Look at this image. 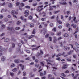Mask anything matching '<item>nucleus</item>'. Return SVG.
<instances>
[{
    "label": "nucleus",
    "instance_id": "obj_1",
    "mask_svg": "<svg viewBox=\"0 0 79 79\" xmlns=\"http://www.w3.org/2000/svg\"><path fill=\"white\" fill-rule=\"evenodd\" d=\"M43 5H42L41 6H38L36 9V11H37L38 12H40L42 11V10L44 9L43 8Z\"/></svg>",
    "mask_w": 79,
    "mask_h": 79
},
{
    "label": "nucleus",
    "instance_id": "obj_2",
    "mask_svg": "<svg viewBox=\"0 0 79 79\" xmlns=\"http://www.w3.org/2000/svg\"><path fill=\"white\" fill-rule=\"evenodd\" d=\"M11 14L13 15V17L15 18H17V17H16L15 15H14V14H18V12H15L14 10H12V11Z\"/></svg>",
    "mask_w": 79,
    "mask_h": 79
},
{
    "label": "nucleus",
    "instance_id": "obj_3",
    "mask_svg": "<svg viewBox=\"0 0 79 79\" xmlns=\"http://www.w3.org/2000/svg\"><path fill=\"white\" fill-rule=\"evenodd\" d=\"M24 14H25V17H27V16H29V10H25L24 12Z\"/></svg>",
    "mask_w": 79,
    "mask_h": 79
},
{
    "label": "nucleus",
    "instance_id": "obj_4",
    "mask_svg": "<svg viewBox=\"0 0 79 79\" xmlns=\"http://www.w3.org/2000/svg\"><path fill=\"white\" fill-rule=\"evenodd\" d=\"M46 61L47 62V64H51V66H53V65H55V64H52L50 63H52V61L50 60H46Z\"/></svg>",
    "mask_w": 79,
    "mask_h": 79
},
{
    "label": "nucleus",
    "instance_id": "obj_5",
    "mask_svg": "<svg viewBox=\"0 0 79 79\" xmlns=\"http://www.w3.org/2000/svg\"><path fill=\"white\" fill-rule=\"evenodd\" d=\"M14 61L15 63H19L20 60L19 59H16L14 60Z\"/></svg>",
    "mask_w": 79,
    "mask_h": 79
},
{
    "label": "nucleus",
    "instance_id": "obj_6",
    "mask_svg": "<svg viewBox=\"0 0 79 79\" xmlns=\"http://www.w3.org/2000/svg\"><path fill=\"white\" fill-rule=\"evenodd\" d=\"M39 47H40V46L37 47L36 48H33L32 49V50L33 51H34L35 50H38V48H39Z\"/></svg>",
    "mask_w": 79,
    "mask_h": 79
},
{
    "label": "nucleus",
    "instance_id": "obj_7",
    "mask_svg": "<svg viewBox=\"0 0 79 79\" xmlns=\"http://www.w3.org/2000/svg\"><path fill=\"white\" fill-rule=\"evenodd\" d=\"M19 66L21 67V69H22V70H24V66L22 65L21 64H19Z\"/></svg>",
    "mask_w": 79,
    "mask_h": 79
},
{
    "label": "nucleus",
    "instance_id": "obj_8",
    "mask_svg": "<svg viewBox=\"0 0 79 79\" xmlns=\"http://www.w3.org/2000/svg\"><path fill=\"white\" fill-rule=\"evenodd\" d=\"M79 76V73L77 74H76V75L74 77L73 79H77V76Z\"/></svg>",
    "mask_w": 79,
    "mask_h": 79
},
{
    "label": "nucleus",
    "instance_id": "obj_9",
    "mask_svg": "<svg viewBox=\"0 0 79 79\" xmlns=\"http://www.w3.org/2000/svg\"><path fill=\"white\" fill-rule=\"evenodd\" d=\"M67 67H68L67 65L66 64L64 65L62 67V69H66V68Z\"/></svg>",
    "mask_w": 79,
    "mask_h": 79
},
{
    "label": "nucleus",
    "instance_id": "obj_10",
    "mask_svg": "<svg viewBox=\"0 0 79 79\" xmlns=\"http://www.w3.org/2000/svg\"><path fill=\"white\" fill-rule=\"evenodd\" d=\"M13 29V27H7V30L9 31H11Z\"/></svg>",
    "mask_w": 79,
    "mask_h": 79
},
{
    "label": "nucleus",
    "instance_id": "obj_11",
    "mask_svg": "<svg viewBox=\"0 0 79 79\" xmlns=\"http://www.w3.org/2000/svg\"><path fill=\"white\" fill-rule=\"evenodd\" d=\"M1 27L2 29H4L5 28V25H1Z\"/></svg>",
    "mask_w": 79,
    "mask_h": 79
},
{
    "label": "nucleus",
    "instance_id": "obj_12",
    "mask_svg": "<svg viewBox=\"0 0 79 79\" xmlns=\"http://www.w3.org/2000/svg\"><path fill=\"white\" fill-rule=\"evenodd\" d=\"M8 7H9V8H12V7H13L12 4L10 3L8 5Z\"/></svg>",
    "mask_w": 79,
    "mask_h": 79
},
{
    "label": "nucleus",
    "instance_id": "obj_13",
    "mask_svg": "<svg viewBox=\"0 0 79 79\" xmlns=\"http://www.w3.org/2000/svg\"><path fill=\"white\" fill-rule=\"evenodd\" d=\"M1 61H5V57H2L1 58Z\"/></svg>",
    "mask_w": 79,
    "mask_h": 79
},
{
    "label": "nucleus",
    "instance_id": "obj_14",
    "mask_svg": "<svg viewBox=\"0 0 79 79\" xmlns=\"http://www.w3.org/2000/svg\"><path fill=\"white\" fill-rule=\"evenodd\" d=\"M4 50V49L2 48V47L0 46V52H3Z\"/></svg>",
    "mask_w": 79,
    "mask_h": 79
},
{
    "label": "nucleus",
    "instance_id": "obj_15",
    "mask_svg": "<svg viewBox=\"0 0 79 79\" xmlns=\"http://www.w3.org/2000/svg\"><path fill=\"white\" fill-rule=\"evenodd\" d=\"M10 40V39L8 38L6 39H5L4 40L5 42H9V41Z\"/></svg>",
    "mask_w": 79,
    "mask_h": 79
},
{
    "label": "nucleus",
    "instance_id": "obj_16",
    "mask_svg": "<svg viewBox=\"0 0 79 79\" xmlns=\"http://www.w3.org/2000/svg\"><path fill=\"white\" fill-rule=\"evenodd\" d=\"M30 27H33L34 26V24L33 23H31L30 25Z\"/></svg>",
    "mask_w": 79,
    "mask_h": 79
},
{
    "label": "nucleus",
    "instance_id": "obj_17",
    "mask_svg": "<svg viewBox=\"0 0 79 79\" xmlns=\"http://www.w3.org/2000/svg\"><path fill=\"white\" fill-rule=\"evenodd\" d=\"M71 26H73V27L74 28H76V25H74V24H73L71 25Z\"/></svg>",
    "mask_w": 79,
    "mask_h": 79
},
{
    "label": "nucleus",
    "instance_id": "obj_18",
    "mask_svg": "<svg viewBox=\"0 0 79 79\" xmlns=\"http://www.w3.org/2000/svg\"><path fill=\"white\" fill-rule=\"evenodd\" d=\"M64 54H65V52H63L62 54V55H63L64 57H66V56H68V54L65 55Z\"/></svg>",
    "mask_w": 79,
    "mask_h": 79
},
{
    "label": "nucleus",
    "instance_id": "obj_19",
    "mask_svg": "<svg viewBox=\"0 0 79 79\" xmlns=\"http://www.w3.org/2000/svg\"><path fill=\"white\" fill-rule=\"evenodd\" d=\"M52 7V6H50L49 7V11H52V10H53V8Z\"/></svg>",
    "mask_w": 79,
    "mask_h": 79
},
{
    "label": "nucleus",
    "instance_id": "obj_20",
    "mask_svg": "<svg viewBox=\"0 0 79 79\" xmlns=\"http://www.w3.org/2000/svg\"><path fill=\"white\" fill-rule=\"evenodd\" d=\"M54 40L53 42L54 43H56V41H57V40H56V37H54Z\"/></svg>",
    "mask_w": 79,
    "mask_h": 79
},
{
    "label": "nucleus",
    "instance_id": "obj_21",
    "mask_svg": "<svg viewBox=\"0 0 79 79\" xmlns=\"http://www.w3.org/2000/svg\"><path fill=\"white\" fill-rule=\"evenodd\" d=\"M64 50L65 51H66V50H70V47H68L67 48H65L64 49Z\"/></svg>",
    "mask_w": 79,
    "mask_h": 79
},
{
    "label": "nucleus",
    "instance_id": "obj_22",
    "mask_svg": "<svg viewBox=\"0 0 79 79\" xmlns=\"http://www.w3.org/2000/svg\"><path fill=\"white\" fill-rule=\"evenodd\" d=\"M12 48H14V47H15V44L13 43H12Z\"/></svg>",
    "mask_w": 79,
    "mask_h": 79
},
{
    "label": "nucleus",
    "instance_id": "obj_23",
    "mask_svg": "<svg viewBox=\"0 0 79 79\" xmlns=\"http://www.w3.org/2000/svg\"><path fill=\"white\" fill-rule=\"evenodd\" d=\"M28 18L30 20H32V16L30 15L28 17Z\"/></svg>",
    "mask_w": 79,
    "mask_h": 79
},
{
    "label": "nucleus",
    "instance_id": "obj_24",
    "mask_svg": "<svg viewBox=\"0 0 79 79\" xmlns=\"http://www.w3.org/2000/svg\"><path fill=\"white\" fill-rule=\"evenodd\" d=\"M17 71V68H15L14 69H13L12 71L13 72H15Z\"/></svg>",
    "mask_w": 79,
    "mask_h": 79
},
{
    "label": "nucleus",
    "instance_id": "obj_25",
    "mask_svg": "<svg viewBox=\"0 0 79 79\" xmlns=\"http://www.w3.org/2000/svg\"><path fill=\"white\" fill-rule=\"evenodd\" d=\"M66 27H70V24H69V23H66Z\"/></svg>",
    "mask_w": 79,
    "mask_h": 79
},
{
    "label": "nucleus",
    "instance_id": "obj_26",
    "mask_svg": "<svg viewBox=\"0 0 79 79\" xmlns=\"http://www.w3.org/2000/svg\"><path fill=\"white\" fill-rule=\"evenodd\" d=\"M75 44L76 45V46L77 47V48H79V45L77 44V43H75Z\"/></svg>",
    "mask_w": 79,
    "mask_h": 79
},
{
    "label": "nucleus",
    "instance_id": "obj_27",
    "mask_svg": "<svg viewBox=\"0 0 79 79\" xmlns=\"http://www.w3.org/2000/svg\"><path fill=\"white\" fill-rule=\"evenodd\" d=\"M57 22L59 24H61L62 23V22L60 20L57 21Z\"/></svg>",
    "mask_w": 79,
    "mask_h": 79
},
{
    "label": "nucleus",
    "instance_id": "obj_28",
    "mask_svg": "<svg viewBox=\"0 0 79 79\" xmlns=\"http://www.w3.org/2000/svg\"><path fill=\"white\" fill-rule=\"evenodd\" d=\"M40 56V53L38 52L36 55V57H39Z\"/></svg>",
    "mask_w": 79,
    "mask_h": 79
},
{
    "label": "nucleus",
    "instance_id": "obj_29",
    "mask_svg": "<svg viewBox=\"0 0 79 79\" xmlns=\"http://www.w3.org/2000/svg\"><path fill=\"white\" fill-rule=\"evenodd\" d=\"M60 11V10H58L57 11H55L54 12V14H56V13H59Z\"/></svg>",
    "mask_w": 79,
    "mask_h": 79
},
{
    "label": "nucleus",
    "instance_id": "obj_30",
    "mask_svg": "<svg viewBox=\"0 0 79 79\" xmlns=\"http://www.w3.org/2000/svg\"><path fill=\"white\" fill-rule=\"evenodd\" d=\"M55 0H50V1L52 2V4L55 3Z\"/></svg>",
    "mask_w": 79,
    "mask_h": 79
},
{
    "label": "nucleus",
    "instance_id": "obj_31",
    "mask_svg": "<svg viewBox=\"0 0 79 79\" xmlns=\"http://www.w3.org/2000/svg\"><path fill=\"white\" fill-rule=\"evenodd\" d=\"M20 23H21V21H17V25H19V24H20Z\"/></svg>",
    "mask_w": 79,
    "mask_h": 79
},
{
    "label": "nucleus",
    "instance_id": "obj_32",
    "mask_svg": "<svg viewBox=\"0 0 79 79\" xmlns=\"http://www.w3.org/2000/svg\"><path fill=\"white\" fill-rule=\"evenodd\" d=\"M61 55H63V54H59L58 55L56 56V57H58V56H60Z\"/></svg>",
    "mask_w": 79,
    "mask_h": 79
},
{
    "label": "nucleus",
    "instance_id": "obj_33",
    "mask_svg": "<svg viewBox=\"0 0 79 79\" xmlns=\"http://www.w3.org/2000/svg\"><path fill=\"white\" fill-rule=\"evenodd\" d=\"M35 66L36 68H38L39 67V65L37 64H35Z\"/></svg>",
    "mask_w": 79,
    "mask_h": 79
},
{
    "label": "nucleus",
    "instance_id": "obj_34",
    "mask_svg": "<svg viewBox=\"0 0 79 79\" xmlns=\"http://www.w3.org/2000/svg\"><path fill=\"white\" fill-rule=\"evenodd\" d=\"M61 76H63V77H66V75L64 74V73H62L61 74Z\"/></svg>",
    "mask_w": 79,
    "mask_h": 79
},
{
    "label": "nucleus",
    "instance_id": "obj_35",
    "mask_svg": "<svg viewBox=\"0 0 79 79\" xmlns=\"http://www.w3.org/2000/svg\"><path fill=\"white\" fill-rule=\"evenodd\" d=\"M49 35H49V34H47L45 36V38H47L48 37H49Z\"/></svg>",
    "mask_w": 79,
    "mask_h": 79
},
{
    "label": "nucleus",
    "instance_id": "obj_36",
    "mask_svg": "<svg viewBox=\"0 0 79 79\" xmlns=\"http://www.w3.org/2000/svg\"><path fill=\"white\" fill-rule=\"evenodd\" d=\"M32 34H35V29L33 30Z\"/></svg>",
    "mask_w": 79,
    "mask_h": 79
},
{
    "label": "nucleus",
    "instance_id": "obj_37",
    "mask_svg": "<svg viewBox=\"0 0 79 79\" xmlns=\"http://www.w3.org/2000/svg\"><path fill=\"white\" fill-rule=\"evenodd\" d=\"M64 37H68V35L67 33H65L64 35Z\"/></svg>",
    "mask_w": 79,
    "mask_h": 79
},
{
    "label": "nucleus",
    "instance_id": "obj_38",
    "mask_svg": "<svg viewBox=\"0 0 79 79\" xmlns=\"http://www.w3.org/2000/svg\"><path fill=\"white\" fill-rule=\"evenodd\" d=\"M10 74L12 76H14V73H13L10 72Z\"/></svg>",
    "mask_w": 79,
    "mask_h": 79
},
{
    "label": "nucleus",
    "instance_id": "obj_39",
    "mask_svg": "<svg viewBox=\"0 0 79 79\" xmlns=\"http://www.w3.org/2000/svg\"><path fill=\"white\" fill-rule=\"evenodd\" d=\"M20 27H17L15 28L16 30H19V29H20Z\"/></svg>",
    "mask_w": 79,
    "mask_h": 79
},
{
    "label": "nucleus",
    "instance_id": "obj_40",
    "mask_svg": "<svg viewBox=\"0 0 79 79\" xmlns=\"http://www.w3.org/2000/svg\"><path fill=\"white\" fill-rule=\"evenodd\" d=\"M40 76H43V73L41 72H40Z\"/></svg>",
    "mask_w": 79,
    "mask_h": 79
},
{
    "label": "nucleus",
    "instance_id": "obj_41",
    "mask_svg": "<svg viewBox=\"0 0 79 79\" xmlns=\"http://www.w3.org/2000/svg\"><path fill=\"white\" fill-rule=\"evenodd\" d=\"M23 76H25L26 75V72H23Z\"/></svg>",
    "mask_w": 79,
    "mask_h": 79
},
{
    "label": "nucleus",
    "instance_id": "obj_42",
    "mask_svg": "<svg viewBox=\"0 0 79 79\" xmlns=\"http://www.w3.org/2000/svg\"><path fill=\"white\" fill-rule=\"evenodd\" d=\"M26 8H28V9H29L30 8V6H25Z\"/></svg>",
    "mask_w": 79,
    "mask_h": 79
},
{
    "label": "nucleus",
    "instance_id": "obj_43",
    "mask_svg": "<svg viewBox=\"0 0 79 79\" xmlns=\"http://www.w3.org/2000/svg\"><path fill=\"white\" fill-rule=\"evenodd\" d=\"M3 18V16L2 15H0V19H2Z\"/></svg>",
    "mask_w": 79,
    "mask_h": 79
},
{
    "label": "nucleus",
    "instance_id": "obj_44",
    "mask_svg": "<svg viewBox=\"0 0 79 79\" xmlns=\"http://www.w3.org/2000/svg\"><path fill=\"white\" fill-rule=\"evenodd\" d=\"M61 33L60 32H59L57 33V35L58 36H60V35H61Z\"/></svg>",
    "mask_w": 79,
    "mask_h": 79
},
{
    "label": "nucleus",
    "instance_id": "obj_45",
    "mask_svg": "<svg viewBox=\"0 0 79 79\" xmlns=\"http://www.w3.org/2000/svg\"><path fill=\"white\" fill-rule=\"evenodd\" d=\"M12 41H13L14 42H16V40L15 38H12Z\"/></svg>",
    "mask_w": 79,
    "mask_h": 79
},
{
    "label": "nucleus",
    "instance_id": "obj_46",
    "mask_svg": "<svg viewBox=\"0 0 79 79\" xmlns=\"http://www.w3.org/2000/svg\"><path fill=\"white\" fill-rule=\"evenodd\" d=\"M62 5H67V3H66V2H63Z\"/></svg>",
    "mask_w": 79,
    "mask_h": 79
},
{
    "label": "nucleus",
    "instance_id": "obj_47",
    "mask_svg": "<svg viewBox=\"0 0 79 79\" xmlns=\"http://www.w3.org/2000/svg\"><path fill=\"white\" fill-rule=\"evenodd\" d=\"M67 61H69V62L70 61V62H71V59H67Z\"/></svg>",
    "mask_w": 79,
    "mask_h": 79
},
{
    "label": "nucleus",
    "instance_id": "obj_48",
    "mask_svg": "<svg viewBox=\"0 0 79 79\" xmlns=\"http://www.w3.org/2000/svg\"><path fill=\"white\" fill-rule=\"evenodd\" d=\"M49 41H52V37H49Z\"/></svg>",
    "mask_w": 79,
    "mask_h": 79
},
{
    "label": "nucleus",
    "instance_id": "obj_49",
    "mask_svg": "<svg viewBox=\"0 0 79 79\" xmlns=\"http://www.w3.org/2000/svg\"><path fill=\"white\" fill-rule=\"evenodd\" d=\"M20 19L22 20H24V17L23 16H21L20 17Z\"/></svg>",
    "mask_w": 79,
    "mask_h": 79
},
{
    "label": "nucleus",
    "instance_id": "obj_50",
    "mask_svg": "<svg viewBox=\"0 0 79 79\" xmlns=\"http://www.w3.org/2000/svg\"><path fill=\"white\" fill-rule=\"evenodd\" d=\"M53 68V69L54 70H53V71H55V70H56V69H57V68L55 67H53L52 68Z\"/></svg>",
    "mask_w": 79,
    "mask_h": 79
},
{
    "label": "nucleus",
    "instance_id": "obj_51",
    "mask_svg": "<svg viewBox=\"0 0 79 79\" xmlns=\"http://www.w3.org/2000/svg\"><path fill=\"white\" fill-rule=\"evenodd\" d=\"M40 55H43V51L42 50H40Z\"/></svg>",
    "mask_w": 79,
    "mask_h": 79
},
{
    "label": "nucleus",
    "instance_id": "obj_52",
    "mask_svg": "<svg viewBox=\"0 0 79 79\" xmlns=\"http://www.w3.org/2000/svg\"><path fill=\"white\" fill-rule=\"evenodd\" d=\"M52 31H54V32H56V29L55 28H54L52 29Z\"/></svg>",
    "mask_w": 79,
    "mask_h": 79
},
{
    "label": "nucleus",
    "instance_id": "obj_53",
    "mask_svg": "<svg viewBox=\"0 0 79 79\" xmlns=\"http://www.w3.org/2000/svg\"><path fill=\"white\" fill-rule=\"evenodd\" d=\"M15 66V64H12L11 65V68H13V67H14Z\"/></svg>",
    "mask_w": 79,
    "mask_h": 79
},
{
    "label": "nucleus",
    "instance_id": "obj_54",
    "mask_svg": "<svg viewBox=\"0 0 79 79\" xmlns=\"http://www.w3.org/2000/svg\"><path fill=\"white\" fill-rule=\"evenodd\" d=\"M56 60H58V61H60V60H61V59H60V58L58 57L56 58Z\"/></svg>",
    "mask_w": 79,
    "mask_h": 79
},
{
    "label": "nucleus",
    "instance_id": "obj_55",
    "mask_svg": "<svg viewBox=\"0 0 79 79\" xmlns=\"http://www.w3.org/2000/svg\"><path fill=\"white\" fill-rule=\"evenodd\" d=\"M30 58H31V57H28V58H25V60H29L30 59Z\"/></svg>",
    "mask_w": 79,
    "mask_h": 79
},
{
    "label": "nucleus",
    "instance_id": "obj_56",
    "mask_svg": "<svg viewBox=\"0 0 79 79\" xmlns=\"http://www.w3.org/2000/svg\"><path fill=\"white\" fill-rule=\"evenodd\" d=\"M4 21L5 22H6V21H8V19H7L5 18L4 19Z\"/></svg>",
    "mask_w": 79,
    "mask_h": 79
},
{
    "label": "nucleus",
    "instance_id": "obj_57",
    "mask_svg": "<svg viewBox=\"0 0 79 79\" xmlns=\"http://www.w3.org/2000/svg\"><path fill=\"white\" fill-rule=\"evenodd\" d=\"M30 65H34V63L33 62H31V63L30 64Z\"/></svg>",
    "mask_w": 79,
    "mask_h": 79
},
{
    "label": "nucleus",
    "instance_id": "obj_58",
    "mask_svg": "<svg viewBox=\"0 0 79 79\" xmlns=\"http://www.w3.org/2000/svg\"><path fill=\"white\" fill-rule=\"evenodd\" d=\"M39 27L40 29H41V28H42V26L41 25H40L39 26Z\"/></svg>",
    "mask_w": 79,
    "mask_h": 79
},
{
    "label": "nucleus",
    "instance_id": "obj_59",
    "mask_svg": "<svg viewBox=\"0 0 79 79\" xmlns=\"http://www.w3.org/2000/svg\"><path fill=\"white\" fill-rule=\"evenodd\" d=\"M50 18L51 19H54V18H55V16L54 15L53 16L51 17Z\"/></svg>",
    "mask_w": 79,
    "mask_h": 79
},
{
    "label": "nucleus",
    "instance_id": "obj_60",
    "mask_svg": "<svg viewBox=\"0 0 79 79\" xmlns=\"http://www.w3.org/2000/svg\"><path fill=\"white\" fill-rule=\"evenodd\" d=\"M45 33H46V31H44L43 33V35H45Z\"/></svg>",
    "mask_w": 79,
    "mask_h": 79
},
{
    "label": "nucleus",
    "instance_id": "obj_61",
    "mask_svg": "<svg viewBox=\"0 0 79 79\" xmlns=\"http://www.w3.org/2000/svg\"><path fill=\"white\" fill-rule=\"evenodd\" d=\"M77 0H74L73 1V3H76L77 2Z\"/></svg>",
    "mask_w": 79,
    "mask_h": 79
},
{
    "label": "nucleus",
    "instance_id": "obj_62",
    "mask_svg": "<svg viewBox=\"0 0 79 79\" xmlns=\"http://www.w3.org/2000/svg\"><path fill=\"white\" fill-rule=\"evenodd\" d=\"M1 6H4V5H5V3L4 2L2 4H1Z\"/></svg>",
    "mask_w": 79,
    "mask_h": 79
},
{
    "label": "nucleus",
    "instance_id": "obj_63",
    "mask_svg": "<svg viewBox=\"0 0 79 79\" xmlns=\"http://www.w3.org/2000/svg\"><path fill=\"white\" fill-rule=\"evenodd\" d=\"M18 46L19 47H21V44H18Z\"/></svg>",
    "mask_w": 79,
    "mask_h": 79
},
{
    "label": "nucleus",
    "instance_id": "obj_64",
    "mask_svg": "<svg viewBox=\"0 0 79 79\" xmlns=\"http://www.w3.org/2000/svg\"><path fill=\"white\" fill-rule=\"evenodd\" d=\"M67 15H69V14H70V11H67Z\"/></svg>",
    "mask_w": 79,
    "mask_h": 79
}]
</instances>
